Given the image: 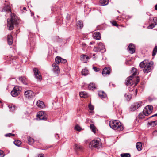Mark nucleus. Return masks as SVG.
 <instances>
[{"label": "nucleus", "instance_id": "f257e3e1", "mask_svg": "<svg viewBox=\"0 0 157 157\" xmlns=\"http://www.w3.org/2000/svg\"><path fill=\"white\" fill-rule=\"evenodd\" d=\"M18 19L14 13L11 14V18L7 20V28L9 30H12L14 28V25H17L18 22Z\"/></svg>", "mask_w": 157, "mask_h": 157}, {"label": "nucleus", "instance_id": "f03ea898", "mask_svg": "<svg viewBox=\"0 0 157 157\" xmlns=\"http://www.w3.org/2000/svg\"><path fill=\"white\" fill-rule=\"evenodd\" d=\"M131 72L132 73V75H131L128 77L126 80V84L127 86L130 85L131 86L133 85L134 84L133 86H136L138 83V82L139 78L138 77H137L136 79V82L134 83L133 82V80L132 79L133 78L134 76L136 75L137 74V70L135 68H132L131 70Z\"/></svg>", "mask_w": 157, "mask_h": 157}, {"label": "nucleus", "instance_id": "7ed1b4c3", "mask_svg": "<svg viewBox=\"0 0 157 157\" xmlns=\"http://www.w3.org/2000/svg\"><path fill=\"white\" fill-rule=\"evenodd\" d=\"M109 125L112 128L118 131H121L124 129L123 125L118 121H110Z\"/></svg>", "mask_w": 157, "mask_h": 157}, {"label": "nucleus", "instance_id": "20e7f679", "mask_svg": "<svg viewBox=\"0 0 157 157\" xmlns=\"http://www.w3.org/2000/svg\"><path fill=\"white\" fill-rule=\"evenodd\" d=\"M89 147L90 148L92 147L97 148L101 146V142L100 141V140L99 138L94 139L91 141L89 144Z\"/></svg>", "mask_w": 157, "mask_h": 157}, {"label": "nucleus", "instance_id": "39448f33", "mask_svg": "<svg viewBox=\"0 0 157 157\" xmlns=\"http://www.w3.org/2000/svg\"><path fill=\"white\" fill-rule=\"evenodd\" d=\"M93 51L96 52L100 51L101 53H103L105 51L104 45L101 42H99L98 44V47H95L93 49Z\"/></svg>", "mask_w": 157, "mask_h": 157}, {"label": "nucleus", "instance_id": "423d86ee", "mask_svg": "<svg viewBox=\"0 0 157 157\" xmlns=\"http://www.w3.org/2000/svg\"><path fill=\"white\" fill-rule=\"evenodd\" d=\"M21 89V88L20 86H16L14 87L11 92V95L13 97L17 96L20 94Z\"/></svg>", "mask_w": 157, "mask_h": 157}, {"label": "nucleus", "instance_id": "0eeeda50", "mask_svg": "<svg viewBox=\"0 0 157 157\" xmlns=\"http://www.w3.org/2000/svg\"><path fill=\"white\" fill-rule=\"evenodd\" d=\"M153 64V63L152 61H151L149 63L147 64L143 69V72L144 73H146L150 72L151 70Z\"/></svg>", "mask_w": 157, "mask_h": 157}, {"label": "nucleus", "instance_id": "6e6552de", "mask_svg": "<svg viewBox=\"0 0 157 157\" xmlns=\"http://www.w3.org/2000/svg\"><path fill=\"white\" fill-rule=\"evenodd\" d=\"M37 117L40 120H46L47 115L44 112L40 111L38 113Z\"/></svg>", "mask_w": 157, "mask_h": 157}, {"label": "nucleus", "instance_id": "1a4fd4ad", "mask_svg": "<svg viewBox=\"0 0 157 157\" xmlns=\"http://www.w3.org/2000/svg\"><path fill=\"white\" fill-rule=\"evenodd\" d=\"M142 101H139L138 102L135 103L130 106V110L133 111L136 110L142 105Z\"/></svg>", "mask_w": 157, "mask_h": 157}, {"label": "nucleus", "instance_id": "9d476101", "mask_svg": "<svg viewBox=\"0 0 157 157\" xmlns=\"http://www.w3.org/2000/svg\"><path fill=\"white\" fill-rule=\"evenodd\" d=\"M33 71L34 75L36 78L39 81H41L42 79V77L40 72L36 68L33 69Z\"/></svg>", "mask_w": 157, "mask_h": 157}, {"label": "nucleus", "instance_id": "9b49d317", "mask_svg": "<svg viewBox=\"0 0 157 157\" xmlns=\"http://www.w3.org/2000/svg\"><path fill=\"white\" fill-rule=\"evenodd\" d=\"M53 67V71L55 75H57L59 73L60 70L59 67L55 63H53L52 65Z\"/></svg>", "mask_w": 157, "mask_h": 157}, {"label": "nucleus", "instance_id": "f8f14e48", "mask_svg": "<svg viewBox=\"0 0 157 157\" xmlns=\"http://www.w3.org/2000/svg\"><path fill=\"white\" fill-rule=\"evenodd\" d=\"M33 92L31 90H28L25 91L24 93L25 97L28 98L32 97L33 96Z\"/></svg>", "mask_w": 157, "mask_h": 157}, {"label": "nucleus", "instance_id": "ddd939ff", "mask_svg": "<svg viewBox=\"0 0 157 157\" xmlns=\"http://www.w3.org/2000/svg\"><path fill=\"white\" fill-rule=\"evenodd\" d=\"M128 49L131 54H133L135 52V46L133 44H130L128 47Z\"/></svg>", "mask_w": 157, "mask_h": 157}, {"label": "nucleus", "instance_id": "4468645a", "mask_svg": "<svg viewBox=\"0 0 157 157\" xmlns=\"http://www.w3.org/2000/svg\"><path fill=\"white\" fill-rule=\"evenodd\" d=\"M110 69L108 67L105 68L103 70L102 74L103 76H105L106 75H109L110 73Z\"/></svg>", "mask_w": 157, "mask_h": 157}, {"label": "nucleus", "instance_id": "2eb2a0df", "mask_svg": "<svg viewBox=\"0 0 157 157\" xmlns=\"http://www.w3.org/2000/svg\"><path fill=\"white\" fill-rule=\"evenodd\" d=\"M89 59V57L85 54H82L81 56V60L84 63H86Z\"/></svg>", "mask_w": 157, "mask_h": 157}, {"label": "nucleus", "instance_id": "dca6fc26", "mask_svg": "<svg viewBox=\"0 0 157 157\" xmlns=\"http://www.w3.org/2000/svg\"><path fill=\"white\" fill-rule=\"evenodd\" d=\"M93 37L96 40H99L101 38V35L100 33L98 32H96L93 34Z\"/></svg>", "mask_w": 157, "mask_h": 157}, {"label": "nucleus", "instance_id": "f3484780", "mask_svg": "<svg viewBox=\"0 0 157 157\" xmlns=\"http://www.w3.org/2000/svg\"><path fill=\"white\" fill-rule=\"evenodd\" d=\"M2 11L6 12L8 13H11L10 7V6L8 5H5L3 9H2Z\"/></svg>", "mask_w": 157, "mask_h": 157}, {"label": "nucleus", "instance_id": "a211bd4d", "mask_svg": "<svg viewBox=\"0 0 157 157\" xmlns=\"http://www.w3.org/2000/svg\"><path fill=\"white\" fill-rule=\"evenodd\" d=\"M99 96L101 99L105 98L107 97L106 94L103 91H100L98 93Z\"/></svg>", "mask_w": 157, "mask_h": 157}, {"label": "nucleus", "instance_id": "6ab92c4d", "mask_svg": "<svg viewBox=\"0 0 157 157\" xmlns=\"http://www.w3.org/2000/svg\"><path fill=\"white\" fill-rule=\"evenodd\" d=\"M13 37L11 35H8L7 36V41L9 45H11L13 42Z\"/></svg>", "mask_w": 157, "mask_h": 157}, {"label": "nucleus", "instance_id": "aec40b11", "mask_svg": "<svg viewBox=\"0 0 157 157\" xmlns=\"http://www.w3.org/2000/svg\"><path fill=\"white\" fill-rule=\"evenodd\" d=\"M136 147L138 151L142 149V144L141 142H138L136 144Z\"/></svg>", "mask_w": 157, "mask_h": 157}, {"label": "nucleus", "instance_id": "412c9836", "mask_svg": "<svg viewBox=\"0 0 157 157\" xmlns=\"http://www.w3.org/2000/svg\"><path fill=\"white\" fill-rule=\"evenodd\" d=\"M37 106L41 108H43L45 107V105L43 101L40 100L38 101L36 103Z\"/></svg>", "mask_w": 157, "mask_h": 157}, {"label": "nucleus", "instance_id": "4be33fe9", "mask_svg": "<svg viewBox=\"0 0 157 157\" xmlns=\"http://www.w3.org/2000/svg\"><path fill=\"white\" fill-rule=\"evenodd\" d=\"M28 144L30 145H32L34 142V140L32 138L29 136L27 137Z\"/></svg>", "mask_w": 157, "mask_h": 157}, {"label": "nucleus", "instance_id": "5701e85b", "mask_svg": "<svg viewBox=\"0 0 157 157\" xmlns=\"http://www.w3.org/2000/svg\"><path fill=\"white\" fill-rule=\"evenodd\" d=\"M19 80L23 84H26V79L25 77L21 76L19 78Z\"/></svg>", "mask_w": 157, "mask_h": 157}, {"label": "nucleus", "instance_id": "b1692460", "mask_svg": "<svg viewBox=\"0 0 157 157\" xmlns=\"http://www.w3.org/2000/svg\"><path fill=\"white\" fill-rule=\"evenodd\" d=\"M96 88L95 84L93 83H90L88 86V88L90 90H94Z\"/></svg>", "mask_w": 157, "mask_h": 157}, {"label": "nucleus", "instance_id": "393cba45", "mask_svg": "<svg viewBox=\"0 0 157 157\" xmlns=\"http://www.w3.org/2000/svg\"><path fill=\"white\" fill-rule=\"evenodd\" d=\"M124 97L128 101H129L132 98L131 95L130 93H126L124 95Z\"/></svg>", "mask_w": 157, "mask_h": 157}, {"label": "nucleus", "instance_id": "a878e982", "mask_svg": "<svg viewBox=\"0 0 157 157\" xmlns=\"http://www.w3.org/2000/svg\"><path fill=\"white\" fill-rule=\"evenodd\" d=\"M148 124L152 127H154L157 125V120L151 122H148Z\"/></svg>", "mask_w": 157, "mask_h": 157}, {"label": "nucleus", "instance_id": "bb28decb", "mask_svg": "<svg viewBox=\"0 0 157 157\" xmlns=\"http://www.w3.org/2000/svg\"><path fill=\"white\" fill-rule=\"evenodd\" d=\"M100 3L101 5L105 6L109 3V0H101Z\"/></svg>", "mask_w": 157, "mask_h": 157}, {"label": "nucleus", "instance_id": "cd10ccee", "mask_svg": "<svg viewBox=\"0 0 157 157\" xmlns=\"http://www.w3.org/2000/svg\"><path fill=\"white\" fill-rule=\"evenodd\" d=\"M62 58L59 56H57L55 59V61L57 64H59L61 63Z\"/></svg>", "mask_w": 157, "mask_h": 157}, {"label": "nucleus", "instance_id": "c85d7f7f", "mask_svg": "<svg viewBox=\"0 0 157 157\" xmlns=\"http://www.w3.org/2000/svg\"><path fill=\"white\" fill-rule=\"evenodd\" d=\"M143 112L144 113V115H145V116L148 115L151 113H150L149 111L147 109H146V108L144 109Z\"/></svg>", "mask_w": 157, "mask_h": 157}, {"label": "nucleus", "instance_id": "c756f323", "mask_svg": "<svg viewBox=\"0 0 157 157\" xmlns=\"http://www.w3.org/2000/svg\"><path fill=\"white\" fill-rule=\"evenodd\" d=\"M77 26L80 27V28H82L83 27V25L82 22L81 21H78L77 23Z\"/></svg>", "mask_w": 157, "mask_h": 157}, {"label": "nucleus", "instance_id": "7c9ffc66", "mask_svg": "<svg viewBox=\"0 0 157 157\" xmlns=\"http://www.w3.org/2000/svg\"><path fill=\"white\" fill-rule=\"evenodd\" d=\"M79 95L81 97L85 98L87 96V94L85 92H81L79 93Z\"/></svg>", "mask_w": 157, "mask_h": 157}, {"label": "nucleus", "instance_id": "2f4dec72", "mask_svg": "<svg viewBox=\"0 0 157 157\" xmlns=\"http://www.w3.org/2000/svg\"><path fill=\"white\" fill-rule=\"evenodd\" d=\"M88 71L86 69H83L82 71V74L84 76L86 75L88 73Z\"/></svg>", "mask_w": 157, "mask_h": 157}, {"label": "nucleus", "instance_id": "473e14b6", "mask_svg": "<svg viewBox=\"0 0 157 157\" xmlns=\"http://www.w3.org/2000/svg\"><path fill=\"white\" fill-rule=\"evenodd\" d=\"M121 157H130L131 155L129 153H122L120 155Z\"/></svg>", "mask_w": 157, "mask_h": 157}, {"label": "nucleus", "instance_id": "72a5a7b5", "mask_svg": "<svg viewBox=\"0 0 157 157\" xmlns=\"http://www.w3.org/2000/svg\"><path fill=\"white\" fill-rule=\"evenodd\" d=\"M146 109H147L149 111L150 113H152L153 109V107L151 105H148L146 107Z\"/></svg>", "mask_w": 157, "mask_h": 157}, {"label": "nucleus", "instance_id": "f704fd0d", "mask_svg": "<svg viewBox=\"0 0 157 157\" xmlns=\"http://www.w3.org/2000/svg\"><path fill=\"white\" fill-rule=\"evenodd\" d=\"M14 143L15 145L19 147L21 143V141L19 140H17L14 141Z\"/></svg>", "mask_w": 157, "mask_h": 157}, {"label": "nucleus", "instance_id": "c9c22d12", "mask_svg": "<svg viewBox=\"0 0 157 157\" xmlns=\"http://www.w3.org/2000/svg\"><path fill=\"white\" fill-rule=\"evenodd\" d=\"M8 107L10 111H13L15 110V108L14 105H8Z\"/></svg>", "mask_w": 157, "mask_h": 157}, {"label": "nucleus", "instance_id": "e433bc0d", "mask_svg": "<svg viewBox=\"0 0 157 157\" xmlns=\"http://www.w3.org/2000/svg\"><path fill=\"white\" fill-rule=\"evenodd\" d=\"M157 52V46H155L152 52V55L153 56H154L155 55Z\"/></svg>", "mask_w": 157, "mask_h": 157}, {"label": "nucleus", "instance_id": "4c0bfd02", "mask_svg": "<svg viewBox=\"0 0 157 157\" xmlns=\"http://www.w3.org/2000/svg\"><path fill=\"white\" fill-rule=\"evenodd\" d=\"M75 148L77 150H81L82 149V147L80 145L75 144Z\"/></svg>", "mask_w": 157, "mask_h": 157}, {"label": "nucleus", "instance_id": "58836bf2", "mask_svg": "<svg viewBox=\"0 0 157 157\" xmlns=\"http://www.w3.org/2000/svg\"><path fill=\"white\" fill-rule=\"evenodd\" d=\"M90 128L92 130V131L94 133H95V127L93 124H91L90 125Z\"/></svg>", "mask_w": 157, "mask_h": 157}, {"label": "nucleus", "instance_id": "ea45409f", "mask_svg": "<svg viewBox=\"0 0 157 157\" xmlns=\"http://www.w3.org/2000/svg\"><path fill=\"white\" fill-rule=\"evenodd\" d=\"M145 62H146V61H144L141 62L139 64V66L141 68H143L144 67L145 65Z\"/></svg>", "mask_w": 157, "mask_h": 157}, {"label": "nucleus", "instance_id": "a19ab883", "mask_svg": "<svg viewBox=\"0 0 157 157\" xmlns=\"http://www.w3.org/2000/svg\"><path fill=\"white\" fill-rule=\"evenodd\" d=\"M145 116V115H144V113L143 112L142 113H140L139 115V117L140 119H143Z\"/></svg>", "mask_w": 157, "mask_h": 157}, {"label": "nucleus", "instance_id": "79ce46f5", "mask_svg": "<svg viewBox=\"0 0 157 157\" xmlns=\"http://www.w3.org/2000/svg\"><path fill=\"white\" fill-rule=\"evenodd\" d=\"M75 130L78 131H80L81 130V128L78 125H77L75 126Z\"/></svg>", "mask_w": 157, "mask_h": 157}, {"label": "nucleus", "instance_id": "37998d69", "mask_svg": "<svg viewBox=\"0 0 157 157\" xmlns=\"http://www.w3.org/2000/svg\"><path fill=\"white\" fill-rule=\"evenodd\" d=\"M88 106L90 110L92 111L94 110V107L91 104H89V105Z\"/></svg>", "mask_w": 157, "mask_h": 157}, {"label": "nucleus", "instance_id": "c03bdc74", "mask_svg": "<svg viewBox=\"0 0 157 157\" xmlns=\"http://www.w3.org/2000/svg\"><path fill=\"white\" fill-rule=\"evenodd\" d=\"M155 25L154 24H151L149 25L148 28L152 29L155 27Z\"/></svg>", "mask_w": 157, "mask_h": 157}, {"label": "nucleus", "instance_id": "a18cd8bd", "mask_svg": "<svg viewBox=\"0 0 157 157\" xmlns=\"http://www.w3.org/2000/svg\"><path fill=\"white\" fill-rule=\"evenodd\" d=\"M93 69L96 72H98L99 71L100 69L99 68H97L96 67H93Z\"/></svg>", "mask_w": 157, "mask_h": 157}, {"label": "nucleus", "instance_id": "49530a36", "mask_svg": "<svg viewBox=\"0 0 157 157\" xmlns=\"http://www.w3.org/2000/svg\"><path fill=\"white\" fill-rule=\"evenodd\" d=\"M153 21L155 24V25H157V18L155 17L153 19Z\"/></svg>", "mask_w": 157, "mask_h": 157}, {"label": "nucleus", "instance_id": "de8ad7c7", "mask_svg": "<svg viewBox=\"0 0 157 157\" xmlns=\"http://www.w3.org/2000/svg\"><path fill=\"white\" fill-rule=\"evenodd\" d=\"M112 25L113 26H118V24L116 22L113 21L112 22Z\"/></svg>", "mask_w": 157, "mask_h": 157}, {"label": "nucleus", "instance_id": "09e8293b", "mask_svg": "<svg viewBox=\"0 0 157 157\" xmlns=\"http://www.w3.org/2000/svg\"><path fill=\"white\" fill-rule=\"evenodd\" d=\"M3 151H2L0 150V155L1 156L2 155V157H4V155H3Z\"/></svg>", "mask_w": 157, "mask_h": 157}, {"label": "nucleus", "instance_id": "8fccbe9b", "mask_svg": "<svg viewBox=\"0 0 157 157\" xmlns=\"http://www.w3.org/2000/svg\"><path fill=\"white\" fill-rule=\"evenodd\" d=\"M12 135V134L11 133H9V134H6L5 135V136H6V137H10V136H11V135Z\"/></svg>", "mask_w": 157, "mask_h": 157}, {"label": "nucleus", "instance_id": "3c124183", "mask_svg": "<svg viewBox=\"0 0 157 157\" xmlns=\"http://www.w3.org/2000/svg\"><path fill=\"white\" fill-rule=\"evenodd\" d=\"M67 62V60L66 59H62V60L61 62V63H65Z\"/></svg>", "mask_w": 157, "mask_h": 157}, {"label": "nucleus", "instance_id": "603ef678", "mask_svg": "<svg viewBox=\"0 0 157 157\" xmlns=\"http://www.w3.org/2000/svg\"><path fill=\"white\" fill-rule=\"evenodd\" d=\"M81 45L83 47H85L86 46V44L85 43H82Z\"/></svg>", "mask_w": 157, "mask_h": 157}, {"label": "nucleus", "instance_id": "864d4df0", "mask_svg": "<svg viewBox=\"0 0 157 157\" xmlns=\"http://www.w3.org/2000/svg\"><path fill=\"white\" fill-rule=\"evenodd\" d=\"M155 116H157V113L156 114H155L153 115L152 116H151L150 117V118H151V117H155Z\"/></svg>", "mask_w": 157, "mask_h": 157}, {"label": "nucleus", "instance_id": "5fc2aeb1", "mask_svg": "<svg viewBox=\"0 0 157 157\" xmlns=\"http://www.w3.org/2000/svg\"><path fill=\"white\" fill-rule=\"evenodd\" d=\"M155 9L157 10V4H156L155 6Z\"/></svg>", "mask_w": 157, "mask_h": 157}, {"label": "nucleus", "instance_id": "6e6d98bb", "mask_svg": "<svg viewBox=\"0 0 157 157\" xmlns=\"http://www.w3.org/2000/svg\"><path fill=\"white\" fill-rule=\"evenodd\" d=\"M38 157H43V154L40 155H38Z\"/></svg>", "mask_w": 157, "mask_h": 157}, {"label": "nucleus", "instance_id": "4d7b16f0", "mask_svg": "<svg viewBox=\"0 0 157 157\" xmlns=\"http://www.w3.org/2000/svg\"><path fill=\"white\" fill-rule=\"evenodd\" d=\"M153 133L154 134H157V131H155L153 132Z\"/></svg>", "mask_w": 157, "mask_h": 157}, {"label": "nucleus", "instance_id": "13d9d810", "mask_svg": "<svg viewBox=\"0 0 157 157\" xmlns=\"http://www.w3.org/2000/svg\"><path fill=\"white\" fill-rule=\"evenodd\" d=\"M26 8L25 7H24L23 9V10H26Z\"/></svg>", "mask_w": 157, "mask_h": 157}, {"label": "nucleus", "instance_id": "bf43d9fd", "mask_svg": "<svg viewBox=\"0 0 157 157\" xmlns=\"http://www.w3.org/2000/svg\"><path fill=\"white\" fill-rule=\"evenodd\" d=\"M135 92L136 93H137V89H135Z\"/></svg>", "mask_w": 157, "mask_h": 157}, {"label": "nucleus", "instance_id": "052dcab7", "mask_svg": "<svg viewBox=\"0 0 157 157\" xmlns=\"http://www.w3.org/2000/svg\"><path fill=\"white\" fill-rule=\"evenodd\" d=\"M11 136H15V135L14 134H12V135H11Z\"/></svg>", "mask_w": 157, "mask_h": 157}, {"label": "nucleus", "instance_id": "680f3d73", "mask_svg": "<svg viewBox=\"0 0 157 157\" xmlns=\"http://www.w3.org/2000/svg\"><path fill=\"white\" fill-rule=\"evenodd\" d=\"M99 47H100V48H102V47L101 46H99Z\"/></svg>", "mask_w": 157, "mask_h": 157}, {"label": "nucleus", "instance_id": "e2e57ef3", "mask_svg": "<svg viewBox=\"0 0 157 157\" xmlns=\"http://www.w3.org/2000/svg\"><path fill=\"white\" fill-rule=\"evenodd\" d=\"M149 13L148 12H147V13H146L147 14V15H149Z\"/></svg>", "mask_w": 157, "mask_h": 157}, {"label": "nucleus", "instance_id": "0e129e2a", "mask_svg": "<svg viewBox=\"0 0 157 157\" xmlns=\"http://www.w3.org/2000/svg\"><path fill=\"white\" fill-rule=\"evenodd\" d=\"M57 135L58 136V137H59V135H58V134H57Z\"/></svg>", "mask_w": 157, "mask_h": 157}, {"label": "nucleus", "instance_id": "69168bd1", "mask_svg": "<svg viewBox=\"0 0 157 157\" xmlns=\"http://www.w3.org/2000/svg\"><path fill=\"white\" fill-rule=\"evenodd\" d=\"M95 54H94L93 55V56H95Z\"/></svg>", "mask_w": 157, "mask_h": 157}, {"label": "nucleus", "instance_id": "338daca9", "mask_svg": "<svg viewBox=\"0 0 157 157\" xmlns=\"http://www.w3.org/2000/svg\"><path fill=\"white\" fill-rule=\"evenodd\" d=\"M156 157V156H153V157Z\"/></svg>", "mask_w": 157, "mask_h": 157}, {"label": "nucleus", "instance_id": "774afa93", "mask_svg": "<svg viewBox=\"0 0 157 157\" xmlns=\"http://www.w3.org/2000/svg\"><path fill=\"white\" fill-rule=\"evenodd\" d=\"M5 2H6V1H5Z\"/></svg>", "mask_w": 157, "mask_h": 157}]
</instances>
